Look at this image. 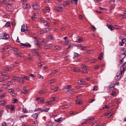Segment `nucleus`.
Returning a JSON list of instances; mask_svg holds the SVG:
<instances>
[{"label":"nucleus","instance_id":"nucleus-27","mask_svg":"<svg viewBox=\"0 0 126 126\" xmlns=\"http://www.w3.org/2000/svg\"><path fill=\"white\" fill-rule=\"evenodd\" d=\"M6 7L8 9L11 8L12 6L11 4L10 3L8 4L6 6Z\"/></svg>","mask_w":126,"mask_h":126},{"label":"nucleus","instance_id":"nucleus-39","mask_svg":"<svg viewBox=\"0 0 126 126\" xmlns=\"http://www.w3.org/2000/svg\"><path fill=\"white\" fill-rule=\"evenodd\" d=\"M2 87L3 88L5 89H7L8 88L7 87V85L6 84H2Z\"/></svg>","mask_w":126,"mask_h":126},{"label":"nucleus","instance_id":"nucleus-47","mask_svg":"<svg viewBox=\"0 0 126 126\" xmlns=\"http://www.w3.org/2000/svg\"><path fill=\"white\" fill-rule=\"evenodd\" d=\"M97 87L96 86H95L94 87V88L93 89V90L94 91H97Z\"/></svg>","mask_w":126,"mask_h":126},{"label":"nucleus","instance_id":"nucleus-37","mask_svg":"<svg viewBox=\"0 0 126 126\" xmlns=\"http://www.w3.org/2000/svg\"><path fill=\"white\" fill-rule=\"evenodd\" d=\"M15 54H16L17 56H19L20 57H22V56L21 55V54L20 53H14Z\"/></svg>","mask_w":126,"mask_h":126},{"label":"nucleus","instance_id":"nucleus-36","mask_svg":"<svg viewBox=\"0 0 126 126\" xmlns=\"http://www.w3.org/2000/svg\"><path fill=\"white\" fill-rule=\"evenodd\" d=\"M10 22H7L5 24V25L7 27H8L10 26Z\"/></svg>","mask_w":126,"mask_h":126},{"label":"nucleus","instance_id":"nucleus-11","mask_svg":"<svg viewBox=\"0 0 126 126\" xmlns=\"http://www.w3.org/2000/svg\"><path fill=\"white\" fill-rule=\"evenodd\" d=\"M107 26L108 28L109 29H110L111 31L114 30V25L113 26H112L111 25H108Z\"/></svg>","mask_w":126,"mask_h":126},{"label":"nucleus","instance_id":"nucleus-52","mask_svg":"<svg viewBox=\"0 0 126 126\" xmlns=\"http://www.w3.org/2000/svg\"><path fill=\"white\" fill-rule=\"evenodd\" d=\"M18 101V100L16 99H14L13 100V103H16V102Z\"/></svg>","mask_w":126,"mask_h":126},{"label":"nucleus","instance_id":"nucleus-58","mask_svg":"<svg viewBox=\"0 0 126 126\" xmlns=\"http://www.w3.org/2000/svg\"><path fill=\"white\" fill-rule=\"evenodd\" d=\"M42 110V109L41 108H39L37 109H35V111H37L39 110Z\"/></svg>","mask_w":126,"mask_h":126},{"label":"nucleus","instance_id":"nucleus-26","mask_svg":"<svg viewBox=\"0 0 126 126\" xmlns=\"http://www.w3.org/2000/svg\"><path fill=\"white\" fill-rule=\"evenodd\" d=\"M43 23H44V24L45 26H49V23H48L47 21L44 20L43 21Z\"/></svg>","mask_w":126,"mask_h":126},{"label":"nucleus","instance_id":"nucleus-4","mask_svg":"<svg viewBox=\"0 0 126 126\" xmlns=\"http://www.w3.org/2000/svg\"><path fill=\"white\" fill-rule=\"evenodd\" d=\"M125 64H124L123 65L121 66L120 68V71L118 72H121V74H122V72H123L126 69V68L124 67V65Z\"/></svg>","mask_w":126,"mask_h":126},{"label":"nucleus","instance_id":"nucleus-50","mask_svg":"<svg viewBox=\"0 0 126 126\" xmlns=\"http://www.w3.org/2000/svg\"><path fill=\"white\" fill-rule=\"evenodd\" d=\"M24 78V79H25L26 80H28V79H29L30 78V77L29 76H25V78Z\"/></svg>","mask_w":126,"mask_h":126},{"label":"nucleus","instance_id":"nucleus-21","mask_svg":"<svg viewBox=\"0 0 126 126\" xmlns=\"http://www.w3.org/2000/svg\"><path fill=\"white\" fill-rule=\"evenodd\" d=\"M19 79L20 77L14 76L12 80L15 81L17 80H19Z\"/></svg>","mask_w":126,"mask_h":126},{"label":"nucleus","instance_id":"nucleus-43","mask_svg":"<svg viewBox=\"0 0 126 126\" xmlns=\"http://www.w3.org/2000/svg\"><path fill=\"white\" fill-rule=\"evenodd\" d=\"M18 81H19V82L20 83H23L24 82V80L22 79H21V78H20L19 80H18Z\"/></svg>","mask_w":126,"mask_h":126},{"label":"nucleus","instance_id":"nucleus-34","mask_svg":"<svg viewBox=\"0 0 126 126\" xmlns=\"http://www.w3.org/2000/svg\"><path fill=\"white\" fill-rule=\"evenodd\" d=\"M70 3V2L68 1H66L64 2V4L66 5H68Z\"/></svg>","mask_w":126,"mask_h":126},{"label":"nucleus","instance_id":"nucleus-49","mask_svg":"<svg viewBox=\"0 0 126 126\" xmlns=\"http://www.w3.org/2000/svg\"><path fill=\"white\" fill-rule=\"evenodd\" d=\"M100 56L98 57V58L100 60L101 59L102 57V53H101L100 54Z\"/></svg>","mask_w":126,"mask_h":126},{"label":"nucleus","instance_id":"nucleus-57","mask_svg":"<svg viewBox=\"0 0 126 126\" xmlns=\"http://www.w3.org/2000/svg\"><path fill=\"white\" fill-rule=\"evenodd\" d=\"M51 88L52 90H54L55 89V87L54 86L52 85L51 86Z\"/></svg>","mask_w":126,"mask_h":126},{"label":"nucleus","instance_id":"nucleus-1","mask_svg":"<svg viewBox=\"0 0 126 126\" xmlns=\"http://www.w3.org/2000/svg\"><path fill=\"white\" fill-rule=\"evenodd\" d=\"M9 36L4 33H1L0 34V38L2 39H7L9 38Z\"/></svg>","mask_w":126,"mask_h":126},{"label":"nucleus","instance_id":"nucleus-23","mask_svg":"<svg viewBox=\"0 0 126 126\" xmlns=\"http://www.w3.org/2000/svg\"><path fill=\"white\" fill-rule=\"evenodd\" d=\"M74 41L75 42H80L83 41V40L82 39L79 38L76 40V41Z\"/></svg>","mask_w":126,"mask_h":126},{"label":"nucleus","instance_id":"nucleus-17","mask_svg":"<svg viewBox=\"0 0 126 126\" xmlns=\"http://www.w3.org/2000/svg\"><path fill=\"white\" fill-rule=\"evenodd\" d=\"M56 10L60 12L61 10V9H63V8L62 6H59V7L58 8L57 7V8L56 7Z\"/></svg>","mask_w":126,"mask_h":126},{"label":"nucleus","instance_id":"nucleus-59","mask_svg":"<svg viewBox=\"0 0 126 126\" xmlns=\"http://www.w3.org/2000/svg\"><path fill=\"white\" fill-rule=\"evenodd\" d=\"M84 60V61L85 62H88L89 60V59L88 58H85Z\"/></svg>","mask_w":126,"mask_h":126},{"label":"nucleus","instance_id":"nucleus-28","mask_svg":"<svg viewBox=\"0 0 126 126\" xmlns=\"http://www.w3.org/2000/svg\"><path fill=\"white\" fill-rule=\"evenodd\" d=\"M21 92L24 94H26L28 92V91L23 89L21 90Z\"/></svg>","mask_w":126,"mask_h":126},{"label":"nucleus","instance_id":"nucleus-60","mask_svg":"<svg viewBox=\"0 0 126 126\" xmlns=\"http://www.w3.org/2000/svg\"><path fill=\"white\" fill-rule=\"evenodd\" d=\"M63 107L64 108H68V106L67 105H65L63 106Z\"/></svg>","mask_w":126,"mask_h":126},{"label":"nucleus","instance_id":"nucleus-10","mask_svg":"<svg viewBox=\"0 0 126 126\" xmlns=\"http://www.w3.org/2000/svg\"><path fill=\"white\" fill-rule=\"evenodd\" d=\"M78 83L79 84L85 85L86 83L84 81H82L80 80H78Z\"/></svg>","mask_w":126,"mask_h":126},{"label":"nucleus","instance_id":"nucleus-40","mask_svg":"<svg viewBox=\"0 0 126 126\" xmlns=\"http://www.w3.org/2000/svg\"><path fill=\"white\" fill-rule=\"evenodd\" d=\"M81 101L80 100H76L75 102L77 104H79L81 102Z\"/></svg>","mask_w":126,"mask_h":126},{"label":"nucleus","instance_id":"nucleus-53","mask_svg":"<svg viewBox=\"0 0 126 126\" xmlns=\"http://www.w3.org/2000/svg\"><path fill=\"white\" fill-rule=\"evenodd\" d=\"M27 59L28 60H30L32 61L33 60V58L31 57H28L27 58Z\"/></svg>","mask_w":126,"mask_h":126},{"label":"nucleus","instance_id":"nucleus-31","mask_svg":"<svg viewBox=\"0 0 126 126\" xmlns=\"http://www.w3.org/2000/svg\"><path fill=\"white\" fill-rule=\"evenodd\" d=\"M10 2V0H4L3 1V2L4 4H6Z\"/></svg>","mask_w":126,"mask_h":126},{"label":"nucleus","instance_id":"nucleus-46","mask_svg":"<svg viewBox=\"0 0 126 126\" xmlns=\"http://www.w3.org/2000/svg\"><path fill=\"white\" fill-rule=\"evenodd\" d=\"M1 125L2 126H6V123L4 122H2L1 124Z\"/></svg>","mask_w":126,"mask_h":126},{"label":"nucleus","instance_id":"nucleus-15","mask_svg":"<svg viewBox=\"0 0 126 126\" xmlns=\"http://www.w3.org/2000/svg\"><path fill=\"white\" fill-rule=\"evenodd\" d=\"M126 50V49L125 48L123 50H121L120 52V53L121 54V55H126L125 52Z\"/></svg>","mask_w":126,"mask_h":126},{"label":"nucleus","instance_id":"nucleus-8","mask_svg":"<svg viewBox=\"0 0 126 126\" xmlns=\"http://www.w3.org/2000/svg\"><path fill=\"white\" fill-rule=\"evenodd\" d=\"M94 119H83L81 121V123L82 124H84L86 123V122L89 120H92Z\"/></svg>","mask_w":126,"mask_h":126},{"label":"nucleus","instance_id":"nucleus-35","mask_svg":"<svg viewBox=\"0 0 126 126\" xmlns=\"http://www.w3.org/2000/svg\"><path fill=\"white\" fill-rule=\"evenodd\" d=\"M13 83V82L12 81H9L7 83V86H9L12 84Z\"/></svg>","mask_w":126,"mask_h":126},{"label":"nucleus","instance_id":"nucleus-19","mask_svg":"<svg viewBox=\"0 0 126 126\" xmlns=\"http://www.w3.org/2000/svg\"><path fill=\"white\" fill-rule=\"evenodd\" d=\"M30 7V5L28 4H24L23 5V7L24 8H29Z\"/></svg>","mask_w":126,"mask_h":126},{"label":"nucleus","instance_id":"nucleus-54","mask_svg":"<svg viewBox=\"0 0 126 126\" xmlns=\"http://www.w3.org/2000/svg\"><path fill=\"white\" fill-rule=\"evenodd\" d=\"M10 109L12 111H13L14 110V106H12L11 107Z\"/></svg>","mask_w":126,"mask_h":126},{"label":"nucleus","instance_id":"nucleus-38","mask_svg":"<svg viewBox=\"0 0 126 126\" xmlns=\"http://www.w3.org/2000/svg\"><path fill=\"white\" fill-rule=\"evenodd\" d=\"M23 112L24 113H26L28 112V110L25 108H23Z\"/></svg>","mask_w":126,"mask_h":126},{"label":"nucleus","instance_id":"nucleus-41","mask_svg":"<svg viewBox=\"0 0 126 126\" xmlns=\"http://www.w3.org/2000/svg\"><path fill=\"white\" fill-rule=\"evenodd\" d=\"M36 15L35 14H34L31 17V19L33 20H34L35 18H36L35 17Z\"/></svg>","mask_w":126,"mask_h":126},{"label":"nucleus","instance_id":"nucleus-14","mask_svg":"<svg viewBox=\"0 0 126 126\" xmlns=\"http://www.w3.org/2000/svg\"><path fill=\"white\" fill-rule=\"evenodd\" d=\"M74 90L73 89H70L67 92V93L69 94H72L74 92Z\"/></svg>","mask_w":126,"mask_h":126},{"label":"nucleus","instance_id":"nucleus-12","mask_svg":"<svg viewBox=\"0 0 126 126\" xmlns=\"http://www.w3.org/2000/svg\"><path fill=\"white\" fill-rule=\"evenodd\" d=\"M25 26L24 24L23 25L21 26V32H24L26 31V30L25 29Z\"/></svg>","mask_w":126,"mask_h":126},{"label":"nucleus","instance_id":"nucleus-55","mask_svg":"<svg viewBox=\"0 0 126 126\" xmlns=\"http://www.w3.org/2000/svg\"><path fill=\"white\" fill-rule=\"evenodd\" d=\"M92 30H93V31H95L96 30V28L93 26H92Z\"/></svg>","mask_w":126,"mask_h":126},{"label":"nucleus","instance_id":"nucleus-42","mask_svg":"<svg viewBox=\"0 0 126 126\" xmlns=\"http://www.w3.org/2000/svg\"><path fill=\"white\" fill-rule=\"evenodd\" d=\"M61 47L60 46H56V49L60 50L61 49Z\"/></svg>","mask_w":126,"mask_h":126},{"label":"nucleus","instance_id":"nucleus-30","mask_svg":"<svg viewBox=\"0 0 126 126\" xmlns=\"http://www.w3.org/2000/svg\"><path fill=\"white\" fill-rule=\"evenodd\" d=\"M32 116L33 118H37L38 116V115L37 113H36L33 114Z\"/></svg>","mask_w":126,"mask_h":126},{"label":"nucleus","instance_id":"nucleus-62","mask_svg":"<svg viewBox=\"0 0 126 126\" xmlns=\"http://www.w3.org/2000/svg\"><path fill=\"white\" fill-rule=\"evenodd\" d=\"M114 8V6H111L110 7V10H112V9H113Z\"/></svg>","mask_w":126,"mask_h":126},{"label":"nucleus","instance_id":"nucleus-2","mask_svg":"<svg viewBox=\"0 0 126 126\" xmlns=\"http://www.w3.org/2000/svg\"><path fill=\"white\" fill-rule=\"evenodd\" d=\"M121 72H118L117 73L116 76L115 77L114 80L116 81L119 80L120 79L122 75L121 74Z\"/></svg>","mask_w":126,"mask_h":126},{"label":"nucleus","instance_id":"nucleus-63","mask_svg":"<svg viewBox=\"0 0 126 126\" xmlns=\"http://www.w3.org/2000/svg\"><path fill=\"white\" fill-rule=\"evenodd\" d=\"M49 83H52L54 82L55 80H50L49 81Z\"/></svg>","mask_w":126,"mask_h":126},{"label":"nucleus","instance_id":"nucleus-22","mask_svg":"<svg viewBox=\"0 0 126 126\" xmlns=\"http://www.w3.org/2000/svg\"><path fill=\"white\" fill-rule=\"evenodd\" d=\"M116 85V83H111L110 85V88L111 89L113 88Z\"/></svg>","mask_w":126,"mask_h":126},{"label":"nucleus","instance_id":"nucleus-51","mask_svg":"<svg viewBox=\"0 0 126 126\" xmlns=\"http://www.w3.org/2000/svg\"><path fill=\"white\" fill-rule=\"evenodd\" d=\"M11 49L14 51H17V49L14 47H12L11 48Z\"/></svg>","mask_w":126,"mask_h":126},{"label":"nucleus","instance_id":"nucleus-25","mask_svg":"<svg viewBox=\"0 0 126 126\" xmlns=\"http://www.w3.org/2000/svg\"><path fill=\"white\" fill-rule=\"evenodd\" d=\"M6 104V102L5 101H0V105L2 106Z\"/></svg>","mask_w":126,"mask_h":126},{"label":"nucleus","instance_id":"nucleus-56","mask_svg":"<svg viewBox=\"0 0 126 126\" xmlns=\"http://www.w3.org/2000/svg\"><path fill=\"white\" fill-rule=\"evenodd\" d=\"M3 112V110H1L0 111V117H1L2 114Z\"/></svg>","mask_w":126,"mask_h":126},{"label":"nucleus","instance_id":"nucleus-18","mask_svg":"<svg viewBox=\"0 0 126 126\" xmlns=\"http://www.w3.org/2000/svg\"><path fill=\"white\" fill-rule=\"evenodd\" d=\"M77 47H81V49H80L82 50L85 49L86 48L85 47L82 46L81 45H78L77 46Z\"/></svg>","mask_w":126,"mask_h":126},{"label":"nucleus","instance_id":"nucleus-33","mask_svg":"<svg viewBox=\"0 0 126 126\" xmlns=\"http://www.w3.org/2000/svg\"><path fill=\"white\" fill-rule=\"evenodd\" d=\"M10 77L9 76H5L3 78V79L4 80H6V79H9Z\"/></svg>","mask_w":126,"mask_h":126},{"label":"nucleus","instance_id":"nucleus-13","mask_svg":"<svg viewBox=\"0 0 126 126\" xmlns=\"http://www.w3.org/2000/svg\"><path fill=\"white\" fill-rule=\"evenodd\" d=\"M52 124V123L50 121H47L46 123L47 126H51Z\"/></svg>","mask_w":126,"mask_h":126},{"label":"nucleus","instance_id":"nucleus-16","mask_svg":"<svg viewBox=\"0 0 126 126\" xmlns=\"http://www.w3.org/2000/svg\"><path fill=\"white\" fill-rule=\"evenodd\" d=\"M73 70V71L75 72H79L80 71L79 68L77 67H75Z\"/></svg>","mask_w":126,"mask_h":126},{"label":"nucleus","instance_id":"nucleus-45","mask_svg":"<svg viewBox=\"0 0 126 126\" xmlns=\"http://www.w3.org/2000/svg\"><path fill=\"white\" fill-rule=\"evenodd\" d=\"M4 69L6 71H9V68L7 67H4Z\"/></svg>","mask_w":126,"mask_h":126},{"label":"nucleus","instance_id":"nucleus-64","mask_svg":"<svg viewBox=\"0 0 126 126\" xmlns=\"http://www.w3.org/2000/svg\"><path fill=\"white\" fill-rule=\"evenodd\" d=\"M39 100L41 102H43L44 101V99L42 98H40Z\"/></svg>","mask_w":126,"mask_h":126},{"label":"nucleus","instance_id":"nucleus-29","mask_svg":"<svg viewBox=\"0 0 126 126\" xmlns=\"http://www.w3.org/2000/svg\"><path fill=\"white\" fill-rule=\"evenodd\" d=\"M114 28H115L117 29H120V27H121V26H120L119 25H114Z\"/></svg>","mask_w":126,"mask_h":126},{"label":"nucleus","instance_id":"nucleus-32","mask_svg":"<svg viewBox=\"0 0 126 126\" xmlns=\"http://www.w3.org/2000/svg\"><path fill=\"white\" fill-rule=\"evenodd\" d=\"M43 64V62L41 61L38 64V65L39 66H42Z\"/></svg>","mask_w":126,"mask_h":126},{"label":"nucleus","instance_id":"nucleus-44","mask_svg":"<svg viewBox=\"0 0 126 126\" xmlns=\"http://www.w3.org/2000/svg\"><path fill=\"white\" fill-rule=\"evenodd\" d=\"M50 45H47L45 46V48H49V47H51L50 46Z\"/></svg>","mask_w":126,"mask_h":126},{"label":"nucleus","instance_id":"nucleus-48","mask_svg":"<svg viewBox=\"0 0 126 126\" xmlns=\"http://www.w3.org/2000/svg\"><path fill=\"white\" fill-rule=\"evenodd\" d=\"M28 115H21L20 117L21 118H23V117H28Z\"/></svg>","mask_w":126,"mask_h":126},{"label":"nucleus","instance_id":"nucleus-20","mask_svg":"<svg viewBox=\"0 0 126 126\" xmlns=\"http://www.w3.org/2000/svg\"><path fill=\"white\" fill-rule=\"evenodd\" d=\"M126 41V39L125 38H123L122 40V43H121V45L122 46L123 45V43H125Z\"/></svg>","mask_w":126,"mask_h":126},{"label":"nucleus","instance_id":"nucleus-9","mask_svg":"<svg viewBox=\"0 0 126 126\" xmlns=\"http://www.w3.org/2000/svg\"><path fill=\"white\" fill-rule=\"evenodd\" d=\"M113 114L112 113H111V112L109 113H106L104 114H103L102 116L103 117L104 116H108V118H109Z\"/></svg>","mask_w":126,"mask_h":126},{"label":"nucleus","instance_id":"nucleus-5","mask_svg":"<svg viewBox=\"0 0 126 126\" xmlns=\"http://www.w3.org/2000/svg\"><path fill=\"white\" fill-rule=\"evenodd\" d=\"M125 64H124L123 65L121 66L120 68V71L118 72H121V74H122V72H123L126 69V68L124 67V65Z\"/></svg>","mask_w":126,"mask_h":126},{"label":"nucleus","instance_id":"nucleus-7","mask_svg":"<svg viewBox=\"0 0 126 126\" xmlns=\"http://www.w3.org/2000/svg\"><path fill=\"white\" fill-rule=\"evenodd\" d=\"M22 46L23 47H31V45L28 43H26L25 44L21 43Z\"/></svg>","mask_w":126,"mask_h":126},{"label":"nucleus","instance_id":"nucleus-6","mask_svg":"<svg viewBox=\"0 0 126 126\" xmlns=\"http://www.w3.org/2000/svg\"><path fill=\"white\" fill-rule=\"evenodd\" d=\"M33 7L34 9H38L39 8V6L37 4L35 3L33 5Z\"/></svg>","mask_w":126,"mask_h":126},{"label":"nucleus","instance_id":"nucleus-61","mask_svg":"<svg viewBox=\"0 0 126 126\" xmlns=\"http://www.w3.org/2000/svg\"><path fill=\"white\" fill-rule=\"evenodd\" d=\"M55 97H52L50 98L51 100V101H53L55 99Z\"/></svg>","mask_w":126,"mask_h":126},{"label":"nucleus","instance_id":"nucleus-3","mask_svg":"<svg viewBox=\"0 0 126 126\" xmlns=\"http://www.w3.org/2000/svg\"><path fill=\"white\" fill-rule=\"evenodd\" d=\"M125 64H124L123 65L121 66L120 68V71L118 72H121V74H122V72H123L126 69V68L124 67V65Z\"/></svg>","mask_w":126,"mask_h":126},{"label":"nucleus","instance_id":"nucleus-24","mask_svg":"<svg viewBox=\"0 0 126 126\" xmlns=\"http://www.w3.org/2000/svg\"><path fill=\"white\" fill-rule=\"evenodd\" d=\"M49 110L48 109H47V108L45 107H44L43 108V110H42L41 111H45L46 112H47Z\"/></svg>","mask_w":126,"mask_h":126}]
</instances>
